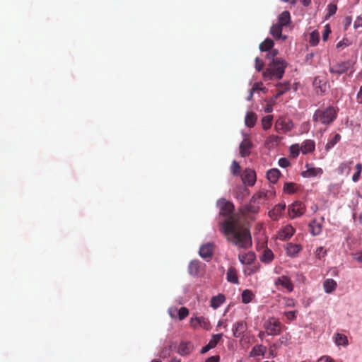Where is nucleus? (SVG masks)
<instances>
[{"label": "nucleus", "instance_id": "obj_62", "mask_svg": "<svg viewBox=\"0 0 362 362\" xmlns=\"http://www.w3.org/2000/svg\"><path fill=\"white\" fill-rule=\"evenodd\" d=\"M278 54V50L276 49H270L268 56L272 57L273 59H275L274 57Z\"/></svg>", "mask_w": 362, "mask_h": 362}, {"label": "nucleus", "instance_id": "obj_21", "mask_svg": "<svg viewBox=\"0 0 362 362\" xmlns=\"http://www.w3.org/2000/svg\"><path fill=\"white\" fill-rule=\"evenodd\" d=\"M267 351V347L262 344L255 345L250 352V356L258 357L263 356Z\"/></svg>", "mask_w": 362, "mask_h": 362}, {"label": "nucleus", "instance_id": "obj_12", "mask_svg": "<svg viewBox=\"0 0 362 362\" xmlns=\"http://www.w3.org/2000/svg\"><path fill=\"white\" fill-rule=\"evenodd\" d=\"M252 147V143L248 138H245L240 143L239 149L242 157L248 156L250 154V150Z\"/></svg>", "mask_w": 362, "mask_h": 362}, {"label": "nucleus", "instance_id": "obj_18", "mask_svg": "<svg viewBox=\"0 0 362 362\" xmlns=\"http://www.w3.org/2000/svg\"><path fill=\"white\" fill-rule=\"evenodd\" d=\"M308 164H306V167L308 169L301 173V175L304 177H313L317 176V175H321L323 173V170L320 168H314V167H308Z\"/></svg>", "mask_w": 362, "mask_h": 362}, {"label": "nucleus", "instance_id": "obj_48", "mask_svg": "<svg viewBox=\"0 0 362 362\" xmlns=\"http://www.w3.org/2000/svg\"><path fill=\"white\" fill-rule=\"evenodd\" d=\"M327 255V250L323 247H319L315 251V256L318 259L324 257Z\"/></svg>", "mask_w": 362, "mask_h": 362}, {"label": "nucleus", "instance_id": "obj_5", "mask_svg": "<svg viewBox=\"0 0 362 362\" xmlns=\"http://www.w3.org/2000/svg\"><path fill=\"white\" fill-rule=\"evenodd\" d=\"M305 205L300 201H296L288 207V214L291 218L301 216L305 212Z\"/></svg>", "mask_w": 362, "mask_h": 362}, {"label": "nucleus", "instance_id": "obj_26", "mask_svg": "<svg viewBox=\"0 0 362 362\" xmlns=\"http://www.w3.org/2000/svg\"><path fill=\"white\" fill-rule=\"evenodd\" d=\"M291 21L290 13L287 11H283L278 18V23L282 26H286Z\"/></svg>", "mask_w": 362, "mask_h": 362}, {"label": "nucleus", "instance_id": "obj_52", "mask_svg": "<svg viewBox=\"0 0 362 362\" xmlns=\"http://www.w3.org/2000/svg\"><path fill=\"white\" fill-rule=\"evenodd\" d=\"M291 153L293 157H296L299 154L300 148L298 144L292 145L290 148Z\"/></svg>", "mask_w": 362, "mask_h": 362}, {"label": "nucleus", "instance_id": "obj_14", "mask_svg": "<svg viewBox=\"0 0 362 362\" xmlns=\"http://www.w3.org/2000/svg\"><path fill=\"white\" fill-rule=\"evenodd\" d=\"M194 346L190 341H182L178 346L177 353L182 356H187L192 352Z\"/></svg>", "mask_w": 362, "mask_h": 362}, {"label": "nucleus", "instance_id": "obj_36", "mask_svg": "<svg viewBox=\"0 0 362 362\" xmlns=\"http://www.w3.org/2000/svg\"><path fill=\"white\" fill-rule=\"evenodd\" d=\"M254 298V294L250 290H244L242 293V302L243 303H249Z\"/></svg>", "mask_w": 362, "mask_h": 362}, {"label": "nucleus", "instance_id": "obj_19", "mask_svg": "<svg viewBox=\"0 0 362 362\" xmlns=\"http://www.w3.org/2000/svg\"><path fill=\"white\" fill-rule=\"evenodd\" d=\"M300 148L303 154L311 153L315 148V141L311 139H307L303 142Z\"/></svg>", "mask_w": 362, "mask_h": 362}, {"label": "nucleus", "instance_id": "obj_6", "mask_svg": "<svg viewBox=\"0 0 362 362\" xmlns=\"http://www.w3.org/2000/svg\"><path fill=\"white\" fill-rule=\"evenodd\" d=\"M354 62L351 60L339 62L329 66V72L334 74H342L353 67Z\"/></svg>", "mask_w": 362, "mask_h": 362}, {"label": "nucleus", "instance_id": "obj_33", "mask_svg": "<svg viewBox=\"0 0 362 362\" xmlns=\"http://www.w3.org/2000/svg\"><path fill=\"white\" fill-rule=\"evenodd\" d=\"M273 259L274 254L272 251L267 248L263 251V253L260 257L261 261L264 263H269L273 260Z\"/></svg>", "mask_w": 362, "mask_h": 362}, {"label": "nucleus", "instance_id": "obj_34", "mask_svg": "<svg viewBox=\"0 0 362 362\" xmlns=\"http://www.w3.org/2000/svg\"><path fill=\"white\" fill-rule=\"evenodd\" d=\"M274 46V42L270 38H267L259 45V49L262 52L270 50Z\"/></svg>", "mask_w": 362, "mask_h": 362}, {"label": "nucleus", "instance_id": "obj_55", "mask_svg": "<svg viewBox=\"0 0 362 362\" xmlns=\"http://www.w3.org/2000/svg\"><path fill=\"white\" fill-rule=\"evenodd\" d=\"M349 45L347 39H343L337 44V48H344Z\"/></svg>", "mask_w": 362, "mask_h": 362}, {"label": "nucleus", "instance_id": "obj_13", "mask_svg": "<svg viewBox=\"0 0 362 362\" xmlns=\"http://www.w3.org/2000/svg\"><path fill=\"white\" fill-rule=\"evenodd\" d=\"M243 182L249 186H253L256 182V173L255 170L246 169L243 175Z\"/></svg>", "mask_w": 362, "mask_h": 362}, {"label": "nucleus", "instance_id": "obj_22", "mask_svg": "<svg viewBox=\"0 0 362 362\" xmlns=\"http://www.w3.org/2000/svg\"><path fill=\"white\" fill-rule=\"evenodd\" d=\"M295 232V229L291 226H286L279 233V238L281 240L289 239Z\"/></svg>", "mask_w": 362, "mask_h": 362}, {"label": "nucleus", "instance_id": "obj_35", "mask_svg": "<svg viewBox=\"0 0 362 362\" xmlns=\"http://www.w3.org/2000/svg\"><path fill=\"white\" fill-rule=\"evenodd\" d=\"M277 88L278 92L276 96L279 97L290 89V83L288 82L280 83L277 85Z\"/></svg>", "mask_w": 362, "mask_h": 362}, {"label": "nucleus", "instance_id": "obj_57", "mask_svg": "<svg viewBox=\"0 0 362 362\" xmlns=\"http://www.w3.org/2000/svg\"><path fill=\"white\" fill-rule=\"evenodd\" d=\"M352 257L356 261L362 262V252L352 254Z\"/></svg>", "mask_w": 362, "mask_h": 362}, {"label": "nucleus", "instance_id": "obj_4", "mask_svg": "<svg viewBox=\"0 0 362 362\" xmlns=\"http://www.w3.org/2000/svg\"><path fill=\"white\" fill-rule=\"evenodd\" d=\"M264 327L267 334L279 335L281 332L283 325L277 318L271 317L264 322Z\"/></svg>", "mask_w": 362, "mask_h": 362}, {"label": "nucleus", "instance_id": "obj_8", "mask_svg": "<svg viewBox=\"0 0 362 362\" xmlns=\"http://www.w3.org/2000/svg\"><path fill=\"white\" fill-rule=\"evenodd\" d=\"M272 196H273V193L272 192L262 189L252 197V202L256 203L260 206L261 204H264Z\"/></svg>", "mask_w": 362, "mask_h": 362}, {"label": "nucleus", "instance_id": "obj_25", "mask_svg": "<svg viewBox=\"0 0 362 362\" xmlns=\"http://www.w3.org/2000/svg\"><path fill=\"white\" fill-rule=\"evenodd\" d=\"M309 228L310 233L314 235H318L322 232V225L313 220L309 223Z\"/></svg>", "mask_w": 362, "mask_h": 362}, {"label": "nucleus", "instance_id": "obj_3", "mask_svg": "<svg viewBox=\"0 0 362 362\" xmlns=\"http://www.w3.org/2000/svg\"><path fill=\"white\" fill-rule=\"evenodd\" d=\"M337 117V110L332 105L324 109H317L313 115V121L325 126L331 124Z\"/></svg>", "mask_w": 362, "mask_h": 362}, {"label": "nucleus", "instance_id": "obj_63", "mask_svg": "<svg viewBox=\"0 0 362 362\" xmlns=\"http://www.w3.org/2000/svg\"><path fill=\"white\" fill-rule=\"evenodd\" d=\"M355 27H362V17H358L354 23Z\"/></svg>", "mask_w": 362, "mask_h": 362}, {"label": "nucleus", "instance_id": "obj_56", "mask_svg": "<svg viewBox=\"0 0 362 362\" xmlns=\"http://www.w3.org/2000/svg\"><path fill=\"white\" fill-rule=\"evenodd\" d=\"M285 316L288 320H293L296 318V311H288L285 313Z\"/></svg>", "mask_w": 362, "mask_h": 362}, {"label": "nucleus", "instance_id": "obj_30", "mask_svg": "<svg viewBox=\"0 0 362 362\" xmlns=\"http://www.w3.org/2000/svg\"><path fill=\"white\" fill-rule=\"evenodd\" d=\"M301 250V246L298 244L289 243L286 247L287 254L291 256L298 254Z\"/></svg>", "mask_w": 362, "mask_h": 362}, {"label": "nucleus", "instance_id": "obj_64", "mask_svg": "<svg viewBox=\"0 0 362 362\" xmlns=\"http://www.w3.org/2000/svg\"><path fill=\"white\" fill-rule=\"evenodd\" d=\"M357 100L359 103H362V86L360 88V90L357 93Z\"/></svg>", "mask_w": 362, "mask_h": 362}, {"label": "nucleus", "instance_id": "obj_32", "mask_svg": "<svg viewBox=\"0 0 362 362\" xmlns=\"http://www.w3.org/2000/svg\"><path fill=\"white\" fill-rule=\"evenodd\" d=\"M188 272L191 275H197L199 272V262L197 260L190 262L188 266Z\"/></svg>", "mask_w": 362, "mask_h": 362}, {"label": "nucleus", "instance_id": "obj_50", "mask_svg": "<svg viewBox=\"0 0 362 362\" xmlns=\"http://www.w3.org/2000/svg\"><path fill=\"white\" fill-rule=\"evenodd\" d=\"M171 349V346H165L162 349V351L160 353V357L161 358H167L170 356V351Z\"/></svg>", "mask_w": 362, "mask_h": 362}, {"label": "nucleus", "instance_id": "obj_7", "mask_svg": "<svg viewBox=\"0 0 362 362\" xmlns=\"http://www.w3.org/2000/svg\"><path fill=\"white\" fill-rule=\"evenodd\" d=\"M274 128L277 132L284 134L293 128V123L290 119L280 117L276 121Z\"/></svg>", "mask_w": 362, "mask_h": 362}, {"label": "nucleus", "instance_id": "obj_1", "mask_svg": "<svg viewBox=\"0 0 362 362\" xmlns=\"http://www.w3.org/2000/svg\"><path fill=\"white\" fill-rule=\"evenodd\" d=\"M219 214L227 218L219 223L220 231L226 240L239 248L247 249L252 246V238L248 228L240 221L238 216L233 214L234 205L225 199L218 201Z\"/></svg>", "mask_w": 362, "mask_h": 362}, {"label": "nucleus", "instance_id": "obj_15", "mask_svg": "<svg viewBox=\"0 0 362 362\" xmlns=\"http://www.w3.org/2000/svg\"><path fill=\"white\" fill-rule=\"evenodd\" d=\"M190 325L194 328L201 327L205 329H209L210 326L209 321L204 317L191 318Z\"/></svg>", "mask_w": 362, "mask_h": 362}, {"label": "nucleus", "instance_id": "obj_38", "mask_svg": "<svg viewBox=\"0 0 362 362\" xmlns=\"http://www.w3.org/2000/svg\"><path fill=\"white\" fill-rule=\"evenodd\" d=\"M320 40V34L317 30L313 31L310 34L309 43L311 46H316Z\"/></svg>", "mask_w": 362, "mask_h": 362}, {"label": "nucleus", "instance_id": "obj_10", "mask_svg": "<svg viewBox=\"0 0 362 362\" xmlns=\"http://www.w3.org/2000/svg\"><path fill=\"white\" fill-rule=\"evenodd\" d=\"M275 286L276 287L281 286L288 292L293 290V285L291 279L286 276H281L275 281Z\"/></svg>", "mask_w": 362, "mask_h": 362}, {"label": "nucleus", "instance_id": "obj_43", "mask_svg": "<svg viewBox=\"0 0 362 362\" xmlns=\"http://www.w3.org/2000/svg\"><path fill=\"white\" fill-rule=\"evenodd\" d=\"M222 337V334H214L210 341H209V344H210L211 347L214 348L219 342V341L221 339Z\"/></svg>", "mask_w": 362, "mask_h": 362}, {"label": "nucleus", "instance_id": "obj_54", "mask_svg": "<svg viewBox=\"0 0 362 362\" xmlns=\"http://www.w3.org/2000/svg\"><path fill=\"white\" fill-rule=\"evenodd\" d=\"M331 33V30L329 28V26L328 25H326L325 26L323 35H322V39L324 41H326L328 38L329 34Z\"/></svg>", "mask_w": 362, "mask_h": 362}, {"label": "nucleus", "instance_id": "obj_47", "mask_svg": "<svg viewBox=\"0 0 362 362\" xmlns=\"http://www.w3.org/2000/svg\"><path fill=\"white\" fill-rule=\"evenodd\" d=\"M230 170H231V173L234 175H238L240 174V166L239 163L235 160L233 161L231 167H230Z\"/></svg>", "mask_w": 362, "mask_h": 362}, {"label": "nucleus", "instance_id": "obj_49", "mask_svg": "<svg viewBox=\"0 0 362 362\" xmlns=\"http://www.w3.org/2000/svg\"><path fill=\"white\" fill-rule=\"evenodd\" d=\"M337 10V7L336 4H329L327 6V11H328L327 15L329 16L334 15L336 13Z\"/></svg>", "mask_w": 362, "mask_h": 362}, {"label": "nucleus", "instance_id": "obj_17", "mask_svg": "<svg viewBox=\"0 0 362 362\" xmlns=\"http://www.w3.org/2000/svg\"><path fill=\"white\" fill-rule=\"evenodd\" d=\"M259 211V206L256 203L252 202V199L248 204H246L241 207L240 212L243 215H247L248 214H257Z\"/></svg>", "mask_w": 362, "mask_h": 362}, {"label": "nucleus", "instance_id": "obj_39", "mask_svg": "<svg viewBox=\"0 0 362 362\" xmlns=\"http://www.w3.org/2000/svg\"><path fill=\"white\" fill-rule=\"evenodd\" d=\"M335 343L337 345L340 346H346L348 344V339L346 336L342 334L337 333L335 336Z\"/></svg>", "mask_w": 362, "mask_h": 362}, {"label": "nucleus", "instance_id": "obj_37", "mask_svg": "<svg viewBox=\"0 0 362 362\" xmlns=\"http://www.w3.org/2000/svg\"><path fill=\"white\" fill-rule=\"evenodd\" d=\"M273 116L267 115L262 119V128L264 130H267L271 128L272 124Z\"/></svg>", "mask_w": 362, "mask_h": 362}, {"label": "nucleus", "instance_id": "obj_28", "mask_svg": "<svg viewBox=\"0 0 362 362\" xmlns=\"http://www.w3.org/2000/svg\"><path fill=\"white\" fill-rule=\"evenodd\" d=\"M323 287L326 293H329L335 290L337 282L332 279H328L325 281Z\"/></svg>", "mask_w": 362, "mask_h": 362}, {"label": "nucleus", "instance_id": "obj_11", "mask_svg": "<svg viewBox=\"0 0 362 362\" xmlns=\"http://www.w3.org/2000/svg\"><path fill=\"white\" fill-rule=\"evenodd\" d=\"M286 209L285 203H279L274 206V208L269 211V217L274 220H278L283 214Z\"/></svg>", "mask_w": 362, "mask_h": 362}, {"label": "nucleus", "instance_id": "obj_60", "mask_svg": "<svg viewBox=\"0 0 362 362\" xmlns=\"http://www.w3.org/2000/svg\"><path fill=\"white\" fill-rule=\"evenodd\" d=\"M219 359H220L219 356H218V355L212 356H211V357H209V358L206 360V362H218V361H219Z\"/></svg>", "mask_w": 362, "mask_h": 362}, {"label": "nucleus", "instance_id": "obj_31", "mask_svg": "<svg viewBox=\"0 0 362 362\" xmlns=\"http://www.w3.org/2000/svg\"><path fill=\"white\" fill-rule=\"evenodd\" d=\"M227 280L233 284H238L237 272L235 268L230 267L227 272Z\"/></svg>", "mask_w": 362, "mask_h": 362}, {"label": "nucleus", "instance_id": "obj_20", "mask_svg": "<svg viewBox=\"0 0 362 362\" xmlns=\"http://www.w3.org/2000/svg\"><path fill=\"white\" fill-rule=\"evenodd\" d=\"M238 259L243 264H252L255 259L253 252L239 254Z\"/></svg>", "mask_w": 362, "mask_h": 362}, {"label": "nucleus", "instance_id": "obj_42", "mask_svg": "<svg viewBox=\"0 0 362 362\" xmlns=\"http://www.w3.org/2000/svg\"><path fill=\"white\" fill-rule=\"evenodd\" d=\"M313 86H315L317 93H322L325 92V83L323 86L321 85V80L319 78H315L313 81Z\"/></svg>", "mask_w": 362, "mask_h": 362}, {"label": "nucleus", "instance_id": "obj_51", "mask_svg": "<svg viewBox=\"0 0 362 362\" xmlns=\"http://www.w3.org/2000/svg\"><path fill=\"white\" fill-rule=\"evenodd\" d=\"M264 62L262 59H260L259 57H256L255 59V69L257 71H260L262 70L264 67Z\"/></svg>", "mask_w": 362, "mask_h": 362}, {"label": "nucleus", "instance_id": "obj_53", "mask_svg": "<svg viewBox=\"0 0 362 362\" xmlns=\"http://www.w3.org/2000/svg\"><path fill=\"white\" fill-rule=\"evenodd\" d=\"M279 165L281 168H286L290 165V162L286 158H281L279 160Z\"/></svg>", "mask_w": 362, "mask_h": 362}, {"label": "nucleus", "instance_id": "obj_44", "mask_svg": "<svg viewBox=\"0 0 362 362\" xmlns=\"http://www.w3.org/2000/svg\"><path fill=\"white\" fill-rule=\"evenodd\" d=\"M295 185L293 182H286L284 186V191L288 194H293L296 192Z\"/></svg>", "mask_w": 362, "mask_h": 362}, {"label": "nucleus", "instance_id": "obj_24", "mask_svg": "<svg viewBox=\"0 0 362 362\" xmlns=\"http://www.w3.org/2000/svg\"><path fill=\"white\" fill-rule=\"evenodd\" d=\"M281 173L277 168L270 169L267 173V177L272 183H276Z\"/></svg>", "mask_w": 362, "mask_h": 362}, {"label": "nucleus", "instance_id": "obj_46", "mask_svg": "<svg viewBox=\"0 0 362 362\" xmlns=\"http://www.w3.org/2000/svg\"><path fill=\"white\" fill-rule=\"evenodd\" d=\"M177 315L180 320H184L189 315V310L185 307H182L177 310Z\"/></svg>", "mask_w": 362, "mask_h": 362}, {"label": "nucleus", "instance_id": "obj_41", "mask_svg": "<svg viewBox=\"0 0 362 362\" xmlns=\"http://www.w3.org/2000/svg\"><path fill=\"white\" fill-rule=\"evenodd\" d=\"M248 266L244 269V273L247 276H250L255 272H257L259 269V266L247 264Z\"/></svg>", "mask_w": 362, "mask_h": 362}, {"label": "nucleus", "instance_id": "obj_58", "mask_svg": "<svg viewBox=\"0 0 362 362\" xmlns=\"http://www.w3.org/2000/svg\"><path fill=\"white\" fill-rule=\"evenodd\" d=\"M168 313H169V315H170L171 317L175 318L176 317V315L177 313V309L176 308H170L168 310Z\"/></svg>", "mask_w": 362, "mask_h": 362}, {"label": "nucleus", "instance_id": "obj_45", "mask_svg": "<svg viewBox=\"0 0 362 362\" xmlns=\"http://www.w3.org/2000/svg\"><path fill=\"white\" fill-rule=\"evenodd\" d=\"M355 168L356 173L352 176V180L356 182L360 178V175L362 171V165L361 163H357Z\"/></svg>", "mask_w": 362, "mask_h": 362}, {"label": "nucleus", "instance_id": "obj_2", "mask_svg": "<svg viewBox=\"0 0 362 362\" xmlns=\"http://www.w3.org/2000/svg\"><path fill=\"white\" fill-rule=\"evenodd\" d=\"M287 65V62L282 58L272 59V61L268 64L266 70L263 71L262 75L264 80L281 79Z\"/></svg>", "mask_w": 362, "mask_h": 362}, {"label": "nucleus", "instance_id": "obj_27", "mask_svg": "<svg viewBox=\"0 0 362 362\" xmlns=\"http://www.w3.org/2000/svg\"><path fill=\"white\" fill-rule=\"evenodd\" d=\"M284 26L276 23L271 27L270 34L275 38L279 39L282 37V28Z\"/></svg>", "mask_w": 362, "mask_h": 362}, {"label": "nucleus", "instance_id": "obj_23", "mask_svg": "<svg viewBox=\"0 0 362 362\" xmlns=\"http://www.w3.org/2000/svg\"><path fill=\"white\" fill-rule=\"evenodd\" d=\"M225 300V296L223 294H218L211 298L210 305L213 308L216 309L220 307Z\"/></svg>", "mask_w": 362, "mask_h": 362}, {"label": "nucleus", "instance_id": "obj_16", "mask_svg": "<svg viewBox=\"0 0 362 362\" xmlns=\"http://www.w3.org/2000/svg\"><path fill=\"white\" fill-rule=\"evenodd\" d=\"M214 244L210 243L202 245L199 249V255L204 259L211 258L214 252Z\"/></svg>", "mask_w": 362, "mask_h": 362}, {"label": "nucleus", "instance_id": "obj_40", "mask_svg": "<svg viewBox=\"0 0 362 362\" xmlns=\"http://www.w3.org/2000/svg\"><path fill=\"white\" fill-rule=\"evenodd\" d=\"M341 139V136L339 134L334 135V136L330 139L326 144L325 148L327 150H329L334 147V146L337 144Z\"/></svg>", "mask_w": 362, "mask_h": 362}, {"label": "nucleus", "instance_id": "obj_59", "mask_svg": "<svg viewBox=\"0 0 362 362\" xmlns=\"http://www.w3.org/2000/svg\"><path fill=\"white\" fill-rule=\"evenodd\" d=\"M318 362H334V360L329 356H322L319 358Z\"/></svg>", "mask_w": 362, "mask_h": 362}, {"label": "nucleus", "instance_id": "obj_61", "mask_svg": "<svg viewBox=\"0 0 362 362\" xmlns=\"http://www.w3.org/2000/svg\"><path fill=\"white\" fill-rule=\"evenodd\" d=\"M211 349H213V347H211L210 344L208 343L206 346L202 347V349H201L200 353L202 354H205V353H206L207 351H209Z\"/></svg>", "mask_w": 362, "mask_h": 362}, {"label": "nucleus", "instance_id": "obj_9", "mask_svg": "<svg viewBox=\"0 0 362 362\" xmlns=\"http://www.w3.org/2000/svg\"><path fill=\"white\" fill-rule=\"evenodd\" d=\"M247 329V323L243 321H238L233 325V334L235 338L243 337Z\"/></svg>", "mask_w": 362, "mask_h": 362}, {"label": "nucleus", "instance_id": "obj_29", "mask_svg": "<svg viewBox=\"0 0 362 362\" xmlns=\"http://www.w3.org/2000/svg\"><path fill=\"white\" fill-rule=\"evenodd\" d=\"M257 121V115L252 112L247 113L245 119V125L248 127H253Z\"/></svg>", "mask_w": 362, "mask_h": 362}]
</instances>
